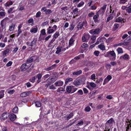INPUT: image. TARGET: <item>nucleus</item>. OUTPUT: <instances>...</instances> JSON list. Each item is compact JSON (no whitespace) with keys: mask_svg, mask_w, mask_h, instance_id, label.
Segmentation results:
<instances>
[{"mask_svg":"<svg viewBox=\"0 0 131 131\" xmlns=\"http://www.w3.org/2000/svg\"><path fill=\"white\" fill-rule=\"evenodd\" d=\"M94 15V13L92 12H91L88 14V16L90 17H92Z\"/></svg>","mask_w":131,"mask_h":131,"instance_id":"55","label":"nucleus"},{"mask_svg":"<svg viewBox=\"0 0 131 131\" xmlns=\"http://www.w3.org/2000/svg\"><path fill=\"white\" fill-rule=\"evenodd\" d=\"M126 123L124 126L126 128V131H128L129 129V128L131 127V120L129 121L128 119L126 120Z\"/></svg>","mask_w":131,"mask_h":131,"instance_id":"9","label":"nucleus"},{"mask_svg":"<svg viewBox=\"0 0 131 131\" xmlns=\"http://www.w3.org/2000/svg\"><path fill=\"white\" fill-rule=\"evenodd\" d=\"M61 47H58L57 48V50L56 52V53L57 54H59L61 51Z\"/></svg>","mask_w":131,"mask_h":131,"instance_id":"40","label":"nucleus"},{"mask_svg":"<svg viewBox=\"0 0 131 131\" xmlns=\"http://www.w3.org/2000/svg\"><path fill=\"white\" fill-rule=\"evenodd\" d=\"M15 91L14 90H8V93L10 94H12L15 92Z\"/></svg>","mask_w":131,"mask_h":131,"instance_id":"62","label":"nucleus"},{"mask_svg":"<svg viewBox=\"0 0 131 131\" xmlns=\"http://www.w3.org/2000/svg\"><path fill=\"white\" fill-rule=\"evenodd\" d=\"M6 14L5 12L4 11L0 12V16L1 17H4L5 16Z\"/></svg>","mask_w":131,"mask_h":131,"instance_id":"50","label":"nucleus"},{"mask_svg":"<svg viewBox=\"0 0 131 131\" xmlns=\"http://www.w3.org/2000/svg\"><path fill=\"white\" fill-rule=\"evenodd\" d=\"M110 56L109 59L111 61H114L116 59V54L114 51L113 50L110 51Z\"/></svg>","mask_w":131,"mask_h":131,"instance_id":"8","label":"nucleus"},{"mask_svg":"<svg viewBox=\"0 0 131 131\" xmlns=\"http://www.w3.org/2000/svg\"><path fill=\"white\" fill-rule=\"evenodd\" d=\"M114 122V121L113 119V118H111L109 120H108L106 122H107L110 124L112 125V123Z\"/></svg>","mask_w":131,"mask_h":131,"instance_id":"41","label":"nucleus"},{"mask_svg":"<svg viewBox=\"0 0 131 131\" xmlns=\"http://www.w3.org/2000/svg\"><path fill=\"white\" fill-rule=\"evenodd\" d=\"M9 116L10 119L12 121H14L16 118V115L13 113L10 114Z\"/></svg>","mask_w":131,"mask_h":131,"instance_id":"20","label":"nucleus"},{"mask_svg":"<svg viewBox=\"0 0 131 131\" xmlns=\"http://www.w3.org/2000/svg\"><path fill=\"white\" fill-rule=\"evenodd\" d=\"M28 23L29 24L31 23L30 25L31 26H32L34 25V20L32 18H30L28 20Z\"/></svg>","mask_w":131,"mask_h":131,"instance_id":"32","label":"nucleus"},{"mask_svg":"<svg viewBox=\"0 0 131 131\" xmlns=\"http://www.w3.org/2000/svg\"><path fill=\"white\" fill-rule=\"evenodd\" d=\"M50 75L49 74H47L44 75L42 77V79H43L44 80H45L46 79L48 78L50 76Z\"/></svg>","mask_w":131,"mask_h":131,"instance_id":"49","label":"nucleus"},{"mask_svg":"<svg viewBox=\"0 0 131 131\" xmlns=\"http://www.w3.org/2000/svg\"><path fill=\"white\" fill-rule=\"evenodd\" d=\"M74 25H73V24L70 25L69 28V30L70 31L74 29Z\"/></svg>","mask_w":131,"mask_h":131,"instance_id":"46","label":"nucleus"},{"mask_svg":"<svg viewBox=\"0 0 131 131\" xmlns=\"http://www.w3.org/2000/svg\"><path fill=\"white\" fill-rule=\"evenodd\" d=\"M82 40L83 42H87V41L86 39L85 35L83 36L82 38Z\"/></svg>","mask_w":131,"mask_h":131,"instance_id":"59","label":"nucleus"},{"mask_svg":"<svg viewBox=\"0 0 131 131\" xmlns=\"http://www.w3.org/2000/svg\"><path fill=\"white\" fill-rule=\"evenodd\" d=\"M84 80H85V78L78 79L74 81L73 84L76 86H78L82 83H83Z\"/></svg>","mask_w":131,"mask_h":131,"instance_id":"3","label":"nucleus"},{"mask_svg":"<svg viewBox=\"0 0 131 131\" xmlns=\"http://www.w3.org/2000/svg\"><path fill=\"white\" fill-rule=\"evenodd\" d=\"M113 15H110V16L108 17L106 22H108L110 20L112 19L113 18Z\"/></svg>","mask_w":131,"mask_h":131,"instance_id":"34","label":"nucleus"},{"mask_svg":"<svg viewBox=\"0 0 131 131\" xmlns=\"http://www.w3.org/2000/svg\"><path fill=\"white\" fill-rule=\"evenodd\" d=\"M91 110L90 107L89 106H87L85 107V110L87 112H89Z\"/></svg>","mask_w":131,"mask_h":131,"instance_id":"56","label":"nucleus"},{"mask_svg":"<svg viewBox=\"0 0 131 131\" xmlns=\"http://www.w3.org/2000/svg\"><path fill=\"white\" fill-rule=\"evenodd\" d=\"M60 34L59 32L58 31H57L53 35V37L55 38V39H56L59 36Z\"/></svg>","mask_w":131,"mask_h":131,"instance_id":"29","label":"nucleus"},{"mask_svg":"<svg viewBox=\"0 0 131 131\" xmlns=\"http://www.w3.org/2000/svg\"><path fill=\"white\" fill-rule=\"evenodd\" d=\"M32 92H25L21 94L20 96L21 97H24L29 95Z\"/></svg>","mask_w":131,"mask_h":131,"instance_id":"18","label":"nucleus"},{"mask_svg":"<svg viewBox=\"0 0 131 131\" xmlns=\"http://www.w3.org/2000/svg\"><path fill=\"white\" fill-rule=\"evenodd\" d=\"M99 15L97 13L96 14L94 15L93 17V19L94 20V21L96 24L100 22V20L99 19Z\"/></svg>","mask_w":131,"mask_h":131,"instance_id":"10","label":"nucleus"},{"mask_svg":"<svg viewBox=\"0 0 131 131\" xmlns=\"http://www.w3.org/2000/svg\"><path fill=\"white\" fill-rule=\"evenodd\" d=\"M42 75V74L41 73H39L37 75L36 78L38 79L36 81L37 84H38L41 82Z\"/></svg>","mask_w":131,"mask_h":131,"instance_id":"16","label":"nucleus"},{"mask_svg":"<svg viewBox=\"0 0 131 131\" xmlns=\"http://www.w3.org/2000/svg\"><path fill=\"white\" fill-rule=\"evenodd\" d=\"M101 31V30L99 28H97L93 29L89 31V33L91 34L98 35Z\"/></svg>","mask_w":131,"mask_h":131,"instance_id":"6","label":"nucleus"},{"mask_svg":"<svg viewBox=\"0 0 131 131\" xmlns=\"http://www.w3.org/2000/svg\"><path fill=\"white\" fill-rule=\"evenodd\" d=\"M57 66L56 64H54L51 66L48 67L47 68H45L44 70L46 71H49L55 69Z\"/></svg>","mask_w":131,"mask_h":131,"instance_id":"14","label":"nucleus"},{"mask_svg":"<svg viewBox=\"0 0 131 131\" xmlns=\"http://www.w3.org/2000/svg\"><path fill=\"white\" fill-rule=\"evenodd\" d=\"M75 36L74 35H73L69 40V43L68 47H70L71 46L74 45V42L75 40L76 39Z\"/></svg>","mask_w":131,"mask_h":131,"instance_id":"7","label":"nucleus"},{"mask_svg":"<svg viewBox=\"0 0 131 131\" xmlns=\"http://www.w3.org/2000/svg\"><path fill=\"white\" fill-rule=\"evenodd\" d=\"M112 126V125L106 122L105 124V130L103 131H110Z\"/></svg>","mask_w":131,"mask_h":131,"instance_id":"11","label":"nucleus"},{"mask_svg":"<svg viewBox=\"0 0 131 131\" xmlns=\"http://www.w3.org/2000/svg\"><path fill=\"white\" fill-rule=\"evenodd\" d=\"M127 1V0H119V3L120 4H124Z\"/></svg>","mask_w":131,"mask_h":131,"instance_id":"54","label":"nucleus"},{"mask_svg":"<svg viewBox=\"0 0 131 131\" xmlns=\"http://www.w3.org/2000/svg\"><path fill=\"white\" fill-rule=\"evenodd\" d=\"M9 51L10 50L8 49H7L4 50L3 52V56L4 57L6 56V54L8 53Z\"/></svg>","mask_w":131,"mask_h":131,"instance_id":"26","label":"nucleus"},{"mask_svg":"<svg viewBox=\"0 0 131 131\" xmlns=\"http://www.w3.org/2000/svg\"><path fill=\"white\" fill-rule=\"evenodd\" d=\"M96 36L93 35L91 37V39L90 40L89 43L90 44L93 43L95 42V40L96 38Z\"/></svg>","mask_w":131,"mask_h":131,"instance_id":"17","label":"nucleus"},{"mask_svg":"<svg viewBox=\"0 0 131 131\" xmlns=\"http://www.w3.org/2000/svg\"><path fill=\"white\" fill-rule=\"evenodd\" d=\"M84 26L86 28L88 27L87 25V23L86 20H85L83 22H79L77 26V28L78 29V30H81L82 28H84L83 26Z\"/></svg>","mask_w":131,"mask_h":131,"instance_id":"2","label":"nucleus"},{"mask_svg":"<svg viewBox=\"0 0 131 131\" xmlns=\"http://www.w3.org/2000/svg\"><path fill=\"white\" fill-rule=\"evenodd\" d=\"M129 58V56L126 53H125L124 55L121 56L120 58H123L124 59H128Z\"/></svg>","mask_w":131,"mask_h":131,"instance_id":"24","label":"nucleus"},{"mask_svg":"<svg viewBox=\"0 0 131 131\" xmlns=\"http://www.w3.org/2000/svg\"><path fill=\"white\" fill-rule=\"evenodd\" d=\"M118 53H123V51L122 50V49L121 48H118L117 50Z\"/></svg>","mask_w":131,"mask_h":131,"instance_id":"42","label":"nucleus"},{"mask_svg":"<svg viewBox=\"0 0 131 131\" xmlns=\"http://www.w3.org/2000/svg\"><path fill=\"white\" fill-rule=\"evenodd\" d=\"M38 28L36 27V28H32L30 30V32L31 33H36L37 31Z\"/></svg>","mask_w":131,"mask_h":131,"instance_id":"25","label":"nucleus"},{"mask_svg":"<svg viewBox=\"0 0 131 131\" xmlns=\"http://www.w3.org/2000/svg\"><path fill=\"white\" fill-rule=\"evenodd\" d=\"M57 77L56 76L51 77L48 78L46 81L51 83H54L57 79Z\"/></svg>","mask_w":131,"mask_h":131,"instance_id":"5","label":"nucleus"},{"mask_svg":"<svg viewBox=\"0 0 131 131\" xmlns=\"http://www.w3.org/2000/svg\"><path fill=\"white\" fill-rule=\"evenodd\" d=\"M128 45V42L127 41H126L125 40L123 42L119 43L117 44V46H119L123 45L124 46H127Z\"/></svg>","mask_w":131,"mask_h":131,"instance_id":"22","label":"nucleus"},{"mask_svg":"<svg viewBox=\"0 0 131 131\" xmlns=\"http://www.w3.org/2000/svg\"><path fill=\"white\" fill-rule=\"evenodd\" d=\"M41 103L40 102H35L36 106L37 107H40L41 106Z\"/></svg>","mask_w":131,"mask_h":131,"instance_id":"43","label":"nucleus"},{"mask_svg":"<svg viewBox=\"0 0 131 131\" xmlns=\"http://www.w3.org/2000/svg\"><path fill=\"white\" fill-rule=\"evenodd\" d=\"M106 6V4L104 5L103 6V7L99 10L97 13H99L100 14H101L102 15H103L105 12Z\"/></svg>","mask_w":131,"mask_h":131,"instance_id":"12","label":"nucleus"},{"mask_svg":"<svg viewBox=\"0 0 131 131\" xmlns=\"http://www.w3.org/2000/svg\"><path fill=\"white\" fill-rule=\"evenodd\" d=\"M63 84V82L61 80H59L56 82L54 84L56 86H62Z\"/></svg>","mask_w":131,"mask_h":131,"instance_id":"19","label":"nucleus"},{"mask_svg":"<svg viewBox=\"0 0 131 131\" xmlns=\"http://www.w3.org/2000/svg\"><path fill=\"white\" fill-rule=\"evenodd\" d=\"M73 115V113H71L69 114V115L67 117L66 119L67 120H69L70 118H71Z\"/></svg>","mask_w":131,"mask_h":131,"instance_id":"47","label":"nucleus"},{"mask_svg":"<svg viewBox=\"0 0 131 131\" xmlns=\"http://www.w3.org/2000/svg\"><path fill=\"white\" fill-rule=\"evenodd\" d=\"M84 4V2L83 1H81L78 5L77 7H80L83 6Z\"/></svg>","mask_w":131,"mask_h":131,"instance_id":"51","label":"nucleus"},{"mask_svg":"<svg viewBox=\"0 0 131 131\" xmlns=\"http://www.w3.org/2000/svg\"><path fill=\"white\" fill-rule=\"evenodd\" d=\"M119 27V25L118 24L115 23L114 25L113 28V30L114 31L116 30Z\"/></svg>","mask_w":131,"mask_h":131,"instance_id":"27","label":"nucleus"},{"mask_svg":"<svg viewBox=\"0 0 131 131\" xmlns=\"http://www.w3.org/2000/svg\"><path fill=\"white\" fill-rule=\"evenodd\" d=\"M41 33L42 35H44L46 34V30L45 29H43L41 31Z\"/></svg>","mask_w":131,"mask_h":131,"instance_id":"60","label":"nucleus"},{"mask_svg":"<svg viewBox=\"0 0 131 131\" xmlns=\"http://www.w3.org/2000/svg\"><path fill=\"white\" fill-rule=\"evenodd\" d=\"M82 73L81 70H80L78 71L74 72L73 73V75H78Z\"/></svg>","mask_w":131,"mask_h":131,"instance_id":"23","label":"nucleus"},{"mask_svg":"<svg viewBox=\"0 0 131 131\" xmlns=\"http://www.w3.org/2000/svg\"><path fill=\"white\" fill-rule=\"evenodd\" d=\"M85 37L86 38V39L87 41H88V40H89V39L91 37V36L89 34H87L85 35Z\"/></svg>","mask_w":131,"mask_h":131,"instance_id":"58","label":"nucleus"},{"mask_svg":"<svg viewBox=\"0 0 131 131\" xmlns=\"http://www.w3.org/2000/svg\"><path fill=\"white\" fill-rule=\"evenodd\" d=\"M36 78L35 77H32L29 80V81L30 82H32V83H34L35 81Z\"/></svg>","mask_w":131,"mask_h":131,"instance_id":"48","label":"nucleus"},{"mask_svg":"<svg viewBox=\"0 0 131 131\" xmlns=\"http://www.w3.org/2000/svg\"><path fill=\"white\" fill-rule=\"evenodd\" d=\"M88 46V45L87 43H84L82 45L81 47L82 48H84V49L85 50Z\"/></svg>","mask_w":131,"mask_h":131,"instance_id":"38","label":"nucleus"},{"mask_svg":"<svg viewBox=\"0 0 131 131\" xmlns=\"http://www.w3.org/2000/svg\"><path fill=\"white\" fill-rule=\"evenodd\" d=\"M90 85L92 88H94L96 86V84L93 82H91L90 83Z\"/></svg>","mask_w":131,"mask_h":131,"instance_id":"53","label":"nucleus"},{"mask_svg":"<svg viewBox=\"0 0 131 131\" xmlns=\"http://www.w3.org/2000/svg\"><path fill=\"white\" fill-rule=\"evenodd\" d=\"M33 61L38 62L39 59L38 57L35 56L31 57L27 60L26 63L30 67Z\"/></svg>","mask_w":131,"mask_h":131,"instance_id":"1","label":"nucleus"},{"mask_svg":"<svg viewBox=\"0 0 131 131\" xmlns=\"http://www.w3.org/2000/svg\"><path fill=\"white\" fill-rule=\"evenodd\" d=\"M98 47L102 50H104L105 49V47L104 45L100 44L98 46Z\"/></svg>","mask_w":131,"mask_h":131,"instance_id":"30","label":"nucleus"},{"mask_svg":"<svg viewBox=\"0 0 131 131\" xmlns=\"http://www.w3.org/2000/svg\"><path fill=\"white\" fill-rule=\"evenodd\" d=\"M100 52L98 50H95L94 52V54L96 57L99 56Z\"/></svg>","mask_w":131,"mask_h":131,"instance_id":"44","label":"nucleus"},{"mask_svg":"<svg viewBox=\"0 0 131 131\" xmlns=\"http://www.w3.org/2000/svg\"><path fill=\"white\" fill-rule=\"evenodd\" d=\"M52 11L51 9H47L45 13V14L46 15L52 13Z\"/></svg>","mask_w":131,"mask_h":131,"instance_id":"45","label":"nucleus"},{"mask_svg":"<svg viewBox=\"0 0 131 131\" xmlns=\"http://www.w3.org/2000/svg\"><path fill=\"white\" fill-rule=\"evenodd\" d=\"M9 116V113H5L2 114L1 117V120H4L7 118Z\"/></svg>","mask_w":131,"mask_h":131,"instance_id":"15","label":"nucleus"},{"mask_svg":"<svg viewBox=\"0 0 131 131\" xmlns=\"http://www.w3.org/2000/svg\"><path fill=\"white\" fill-rule=\"evenodd\" d=\"M71 86H68L66 88V91L69 93H71Z\"/></svg>","mask_w":131,"mask_h":131,"instance_id":"28","label":"nucleus"},{"mask_svg":"<svg viewBox=\"0 0 131 131\" xmlns=\"http://www.w3.org/2000/svg\"><path fill=\"white\" fill-rule=\"evenodd\" d=\"M37 41L36 38H34L30 44V46L28 48V50L29 51L34 49L36 47V43Z\"/></svg>","mask_w":131,"mask_h":131,"instance_id":"4","label":"nucleus"},{"mask_svg":"<svg viewBox=\"0 0 131 131\" xmlns=\"http://www.w3.org/2000/svg\"><path fill=\"white\" fill-rule=\"evenodd\" d=\"M96 76L95 74H93L91 76V79L92 80H94L95 79Z\"/></svg>","mask_w":131,"mask_h":131,"instance_id":"61","label":"nucleus"},{"mask_svg":"<svg viewBox=\"0 0 131 131\" xmlns=\"http://www.w3.org/2000/svg\"><path fill=\"white\" fill-rule=\"evenodd\" d=\"M12 111L13 113H17L18 111V107H15L13 109Z\"/></svg>","mask_w":131,"mask_h":131,"instance_id":"39","label":"nucleus"},{"mask_svg":"<svg viewBox=\"0 0 131 131\" xmlns=\"http://www.w3.org/2000/svg\"><path fill=\"white\" fill-rule=\"evenodd\" d=\"M58 91L59 92L64 91V89L63 88L60 87L58 89Z\"/></svg>","mask_w":131,"mask_h":131,"instance_id":"64","label":"nucleus"},{"mask_svg":"<svg viewBox=\"0 0 131 131\" xmlns=\"http://www.w3.org/2000/svg\"><path fill=\"white\" fill-rule=\"evenodd\" d=\"M52 27L51 26H49L48 28L47 29V33L48 34H52L54 31V29H51Z\"/></svg>","mask_w":131,"mask_h":131,"instance_id":"21","label":"nucleus"},{"mask_svg":"<svg viewBox=\"0 0 131 131\" xmlns=\"http://www.w3.org/2000/svg\"><path fill=\"white\" fill-rule=\"evenodd\" d=\"M78 88L75 87L74 86H71V93H73L75 92L77 89Z\"/></svg>","mask_w":131,"mask_h":131,"instance_id":"33","label":"nucleus"},{"mask_svg":"<svg viewBox=\"0 0 131 131\" xmlns=\"http://www.w3.org/2000/svg\"><path fill=\"white\" fill-rule=\"evenodd\" d=\"M109 81V80H108L106 78L103 82V85H104L107 83Z\"/></svg>","mask_w":131,"mask_h":131,"instance_id":"57","label":"nucleus"},{"mask_svg":"<svg viewBox=\"0 0 131 131\" xmlns=\"http://www.w3.org/2000/svg\"><path fill=\"white\" fill-rule=\"evenodd\" d=\"M30 66L26 63L23 64L21 66V69L22 71H24L28 69Z\"/></svg>","mask_w":131,"mask_h":131,"instance_id":"13","label":"nucleus"},{"mask_svg":"<svg viewBox=\"0 0 131 131\" xmlns=\"http://www.w3.org/2000/svg\"><path fill=\"white\" fill-rule=\"evenodd\" d=\"M14 7H13L9 8L8 10V13H13V12H12V11L14 9Z\"/></svg>","mask_w":131,"mask_h":131,"instance_id":"52","label":"nucleus"},{"mask_svg":"<svg viewBox=\"0 0 131 131\" xmlns=\"http://www.w3.org/2000/svg\"><path fill=\"white\" fill-rule=\"evenodd\" d=\"M15 26V25L13 24H12L9 27V30L10 31H12L14 29Z\"/></svg>","mask_w":131,"mask_h":131,"instance_id":"35","label":"nucleus"},{"mask_svg":"<svg viewBox=\"0 0 131 131\" xmlns=\"http://www.w3.org/2000/svg\"><path fill=\"white\" fill-rule=\"evenodd\" d=\"M123 20V19L121 17H119L117 18L116 20L115 21L116 22H121Z\"/></svg>","mask_w":131,"mask_h":131,"instance_id":"36","label":"nucleus"},{"mask_svg":"<svg viewBox=\"0 0 131 131\" xmlns=\"http://www.w3.org/2000/svg\"><path fill=\"white\" fill-rule=\"evenodd\" d=\"M90 25L92 27H95L96 26V25L94 24V23L93 21H91L90 22Z\"/></svg>","mask_w":131,"mask_h":131,"instance_id":"63","label":"nucleus"},{"mask_svg":"<svg viewBox=\"0 0 131 131\" xmlns=\"http://www.w3.org/2000/svg\"><path fill=\"white\" fill-rule=\"evenodd\" d=\"M73 80V79L72 78H68L66 79L65 80V83L67 84L68 82L72 81Z\"/></svg>","mask_w":131,"mask_h":131,"instance_id":"31","label":"nucleus"},{"mask_svg":"<svg viewBox=\"0 0 131 131\" xmlns=\"http://www.w3.org/2000/svg\"><path fill=\"white\" fill-rule=\"evenodd\" d=\"M4 91L2 90L0 91V99L3 98L4 95Z\"/></svg>","mask_w":131,"mask_h":131,"instance_id":"37","label":"nucleus"}]
</instances>
